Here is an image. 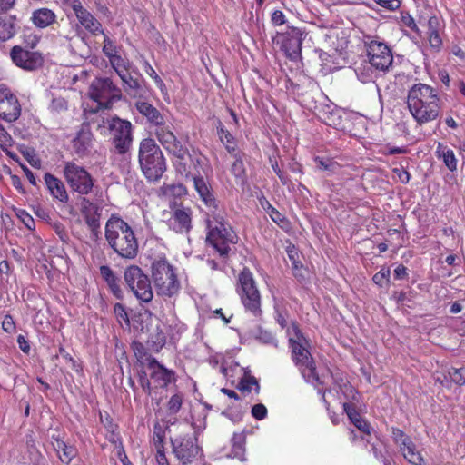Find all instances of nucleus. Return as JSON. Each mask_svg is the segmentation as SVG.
Wrapping results in <instances>:
<instances>
[{
    "label": "nucleus",
    "instance_id": "1",
    "mask_svg": "<svg viewBox=\"0 0 465 465\" xmlns=\"http://www.w3.org/2000/svg\"><path fill=\"white\" fill-rule=\"evenodd\" d=\"M292 331L293 332V336L289 337L292 360L299 369L305 381L318 388V393L322 395V401L328 408L329 403L325 398L327 390L319 388V386L325 384L322 379L323 375L320 377L316 371L315 361L308 350V341L296 324H292ZM288 333L291 335L290 330ZM328 391H330V390H328Z\"/></svg>",
    "mask_w": 465,
    "mask_h": 465
},
{
    "label": "nucleus",
    "instance_id": "2",
    "mask_svg": "<svg viewBox=\"0 0 465 465\" xmlns=\"http://www.w3.org/2000/svg\"><path fill=\"white\" fill-rule=\"evenodd\" d=\"M408 109L420 125L436 120L440 114V96L436 89L419 83L412 85L407 95Z\"/></svg>",
    "mask_w": 465,
    "mask_h": 465
},
{
    "label": "nucleus",
    "instance_id": "3",
    "mask_svg": "<svg viewBox=\"0 0 465 465\" xmlns=\"http://www.w3.org/2000/svg\"><path fill=\"white\" fill-rule=\"evenodd\" d=\"M109 247L122 259L133 260L138 254V240L134 229L117 214H112L104 227Z\"/></svg>",
    "mask_w": 465,
    "mask_h": 465
},
{
    "label": "nucleus",
    "instance_id": "4",
    "mask_svg": "<svg viewBox=\"0 0 465 465\" xmlns=\"http://www.w3.org/2000/svg\"><path fill=\"white\" fill-rule=\"evenodd\" d=\"M368 64L355 69L358 79L362 83L371 82L378 74L388 73L393 64L391 48L383 42L372 39L366 43Z\"/></svg>",
    "mask_w": 465,
    "mask_h": 465
},
{
    "label": "nucleus",
    "instance_id": "5",
    "mask_svg": "<svg viewBox=\"0 0 465 465\" xmlns=\"http://www.w3.org/2000/svg\"><path fill=\"white\" fill-rule=\"evenodd\" d=\"M207 237L206 241L220 254L227 257L231 245L238 241V236L231 224L225 219L223 212L212 211L207 213Z\"/></svg>",
    "mask_w": 465,
    "mask_h": 465
},
{
    "label": "nucleus",
    "instance_id": "6",
    "mask_svg": "<svg viewBox=\"0 0 465 465\" xmlns=\"http://www.w3.org/2000/svg\"><path fill=\"white\" fill-rule=\"evenodd\" d=\"M138 162L143 174L149 182H158L167 170L166 159L153 138H144L140 142Z\"/></svg>",
    "mask_w": 465,
    "mask_h": 465
},
{
    "label": "nucleus",
    "instance_id": "7",
    "mask_svg": "<svg viewBox=\"0 0 465 465\" xmlns=\"http://www.w3.org/2000/svg\"><path fill=\"white\" fill-rule=\"evenodd\" d=\"M151 277L157 295L171 298L179 293L181 284L177 276V269L166 258L153 261Z\"/></svg>",
    "mask_w": 465,
    "mask_h": 465
},
{
    "label": "nucleus",
    "instance_id": "8",
    "mask_svg": "<svg viewBox=\"0 0 465 465\" xmlns=\"http://www.w3.org/2000/svg\"><path fill=\"white\" fill-rule=\"evenodd\" d=\"M235 290L245 312L260 318L262 314L261 293L249 268L244 267L239 273Z\"/></svg>",
    "mask_w": 465,
    "mask_h": 465
},
{
    "label": "nucleus",
    "instance_id": "9",
    "mask_svg": "<svg viewBox=\"0 0 465 465\" xmlns=\"http://www.w3.org/2000/svg\"><path fill=\"white\" fill-rule=\"evenodd\" d=\"M111 143L118 154L129 152L133 143V125L130 121L118 116L108 118L105 122Z\"/></svg>",
    "mask_w": 465,
    "mask_h": 465
},
{
    "label": "nucleus",
    "instance_id": "10",
    "mask_svg": "<svg viewBox=\"0 0 465 465\" xmlns=\"http://www.w3.org/2000/svg\"><path fill=\"white\" fill-rule=\"evenodd\" d=\"M124 280L141 302L148 303L153 300V292L148 276L137 265L128 266L124 272Z\"/></svg>",
    "mask_w": 465,
    "mask_h": 465
},
{
    "label": "nucleus",
    "instance_id": "11",
    "mask_svg": "<svg viewBox=\"0 0 465 465\" xmlns=\"http://www.w3.org/2000/svg\"><path fill=\"white\" fill-rule=\"evenodd\" d=\"M90 98L97 102L100 107L108 109L120 100L121 91L108 77L95 78L89 87Z\"/></svg>",
    "mask_w": 465,
    "mask_h": 465
},
{
    "label": "nucleus",
    "instance_id": "12",
    "mask_svg": "<svg viewBox=\"0 0 465 465\" xmlns=\"http://www.w3.org/2000/svg\"><path fill=\"white\" fill-rule=\"evenodd\" d=\"M174 457L183 465L193 462L202 455L198 439L190 434H180L171 439Z\"/></svg>",
    "mask_w": 465,
    "mask_h": 465
},
{
    "label": "nucleus",
    "instance_id": "13",
    "mask_svg": "<svg viewBox=\"0 0 465 465\" xmlns=\"http://www.w3.org/2000/svg\"><path fill=\"white\" fill-rule=\"evenodd\" d=\"M64 176L70 188L82 195L90 193L94 188V179L83 167L74 162H66Z\"/></svg>",
    "mask_w": 465,
    "mask_h": 465
},
{
    "label": "nucleus",
    "instance_id": "14",
    "mask_svg": "<svg viewBox=\"0 0 465 465\" xmlns=\"http://www.w3.org/2000/svg\"><path fill=\"white\" fill-rule=\"evenodd\" d=\"M306 35L302 28L288 26L284 33L277 34L275 40L291 60H297L301 56L302 41Z\"/></svg>",
    "mask_w": 465,
    "mask_h": 465
},
{
    "label": "nucleus",
    "instance_id": "15",
    "mask_svg": "<svg viewBox=\"0 0 465 465\" xmlns=\"http://www.w3.org/2000/svg\"><path fill=\"white\" fill-rule=\"evenodd\" d=\"M154 134L166 150V152L176 159L184 160L189 151L186 146L183 145L172 130V126L165 124L163 122L154 129Z\"/></svg>",
    "mask_w": 465,
    "mask_h": 465
},
{
    "label": "nucleus",
    "instance_id": "16",
    "mask_svg": "<svg viewBox=\"0 0 465 465\" xmlns=\"http://www.w3.org/2000/svg\"><path fill=\"white\" fill-rule=\"evenodd\" d=\"M17 97L4 84H0V119L6 123L15 122L21 115Z\"/></svg>",
    "mask_w": 465,
    "mask_h": 465
},
{
    "label": "nucleus",
    "instance_id": "17",
    "mask_svg": "<svg viewBox=\"0 0 465 465\" xmlns=\"http://www.w3.org/2000/svg\"><path fill=\"white\" fill-rule=\"evenodd\" d=\"M320 119L337 130L346 131L350 126L347 114L332 103L322 104L318 109Z\"/></svg>",
    "mask_w": 465,
    "mask_h": 465
},
{
    "label": "nucleus",
    "instance_id": "18",
    "mask_svg": "<svg viewBox=\"0 0 465 465\" xmlns=\"http://www.w3.org/2000/svg\"><path fill=\"white\" fill-rule=\"evenodd\" d=\"M10 57L17 67L26 71L36 70L42 65L44 61L40 53L26 50L20 45L12 47Z\"/></svg>",
    "mask_w": 465,
    "mask_h": 465
},
{
    "label": "nucleus",
    "instance_id": "19",
    "mask_svg": "<svg viewBox=\"0 0 465 465\" xmlns=\"http://www.w3.org/2000/svg\"><path fill=\"white\" fill-rule=\"evenodd\" d=\"M69 6L73 9L79 24L94 35H104L102 24L94 15L84 7L80 0H70Z\"/></svg>",
    "mask_w": 465,
    "mask_h": 465
},
{
    "label": "nucleus",
    "instance_id": "20",
    "mask_svg": "<svg viewBox=\"0 0 465 465\" xmlns=\"http://www.w3.org/2000/svg\"><path fill=\"white\" fill-rule=\"evenodd\" d=\"M147 367L150 370V378L156 387L166 388L170 383L176 381L175 372L165 368L155 358L148 355L145 359Z\"/></svg>",
    "mask_w": 465,
    "mask_h": 465
},
{
    "label": "nucleus",
    "instance_id": "21",
    "mask_svg": "<svg viewBox=\"0 0 465 465\" xmlns=\"http://www.w3.org/2000/svg\"><path fill=\"white\" fill-rule=\"evenodd\" d=\"M192 213L189 207L174 206L168 221L169 227L177 233H188L193 228Z\"/></svg>",
    "mask_w": 465,
    "mask_h": 465
},
{
    "label": "nucleus",
    "instance_id": "22",
    "mask_svg": "<svg viewBox=\"0 0 465 465\" xmlns=\"http://www.w3.org/2000/svg\"><path fill=\"white\" fill-rule=\"evenodd\" d=\"M193 186L202 201L210 208L217 209L216 199L213 193L211 185L202 175L192 177Z\"/></svg>",
    "mask_w": 465,
    "mask_h": 465
},
{
    "label": "nucleus",
    "instance_id": "23",
    "mask_svg": "<svg viewBox=\"0 0 465 465\" xmlns=\"http://www.w3.org/2000/svg\"><path fill=\"white\" fill-rule=\"evenodd\" d=\"M93 146V134L88 127H83L73 140V149L79 157L87 155Z\"/></svg>",
    "mask_w": 465,
    "mask_h": 465
},
{
    "label": "nucleus",
    "instance_id": "24",
    "mask_svg": "<svg viewBox=\"0 0 465 465\" xmlns=\"http://www.w3.org/2000/svg\"><path fill=\"white\" fill-rule=\"evenodd\" d=\"M46 187L51 195L61 203H67L69 196L64 183L54 175L47 173L44 176Z\"/></svg>",
    "mask_w": 465,
    "mask_h": 465
},
{
    "label": "nucleus",
    "instance_id": "25",
    "mask_svg": "<svg viewBox=\"0 0 465 465\" xmlns=\"http://www.w3.org/2000/svg\"><path fill=\"white\" fill-rule=\"evenodd\" d=\"M100 274L112 294L117 299H123L124 293L120 285V279L114 271L108 265H102L100 267Z\"/></svg>",
    "mask_w": 465,
    "mask_h": 465
},
{
    "label": "nucleus",
    "instance_id": "26",
    "mask_svg": "<svg viewBox=\"0 0 465 465\" xmlns=\"http://www.w3.org/2000/svg\"><path fill=\"white\" fill-rule=\"evenodd\" d=\"M135 107L138 112L143 115L149 123L153 124L155 127L164 122L163 114L160 111L147 102L138 101L135 104Z\"/></svg>",
    "mask_w": 465,
    "mask_h": 465
},
{
    "label": "nucleus",
    "instance_id": "27",
    "mask_svg": "<svg viewBox=\"0 0 465 465\" xmlns=\"http://www.w3.org/2000/svg\"><path fill=\"white\" fill-rule=\"evenodd\" d=\"M343 410L353 425L363 433L370 435L371 427L370 423L362 419L351 403L345 402Z\"/></svg>",
    "mask_w": 465,
    "mask_h": 465
},
{
    "label": "nucleus",
    "instance_id": "28",
    "mask_svg": "<svg viewBox=\"0 0 465 465\" xmlns=\"http://www.w3.org/2000/svg\"><path fill=\"white\" fill-rule=\"evenodd\" d=\"M17 31L16 18L13 15L0 16V42L13 38Z\"/></svg>",
    "mask_w": 465,
    "mask_h": 465
},
{
    "label": "nucleus",
    "instance_id": "29",
    "mask_svg": "<svg viewBox=\"0 0 465 465\" xmlns=\"http://www.w3.org/2000/svg\"><path fill=\"white\" fill-rule=\"evenodd\" d=\"M118 76L124 84L125 92L132 97H140L143 94V87L138 79L134 78L128 71L119 73Z\"/></svg>",
    "mask_w": 465,
    "mask_h": 465
},
{
    "label": "nucleus",
    "instance_id": "30",
    "mask_svg": "<svg viewBox=\"0 0 465 465\" xmlns=\"http://www.w3.org/2000/svg\"><path fill=\"white\" fill-rule=\"evenodd\" d=\"M55 14L48 8H40L33 12L32 21L39 28H45L55 21Z\"/></svg>",
    "mask_w": 465,
    "mask_h": 465
},
{
    "label": "nucleus",
    "instance_id": "31",
    "mask_svg": "<svg viewBox=\"0 0 465 465\" xmlns=\"http://www.w3.org/2000/svg\"><path fill=\"white\" fill-rule=\"evenodd\" d=\"M53 445L63 463L69 464L77 454V450L74 446L67 445L61 440L56 439Z\"/></svg>",
    "mask_w": 465,
    "mask_h": 465
},
{
    "label": "nucleus",
    "instance_id": "32",
    "mask_svg": "<svg viewBox=\"0 0 465 465\" xmlns=\"http://www.w3.org/2000/svg\"><path fill=\"white\" fill-rule=\"evenodd\" d=\"M244 446L245 435L242 432L234 433L232 438V450L228 456L232 459H238L241 461L246 460Z\"/></svg>",
    "mask_w": 465,
    "mask_h": 465
},
{
    "label": "nucleus",
    "instance_id": "33",
    "mask_svg": "<svg viewBox=\"0 0 465 465\" xmlns=\"http://www.w3.org/2000/svg\"><path fill=\"white\" fill-rule=\"evenodd\" d=\"M399 449L404 459L412 465H420V462L424 460L421 454L416 450V445L411 440L402 443V446Z\"/></svg>",
    "mask_w": 465,
    "mask_h": 465
},
{
    "label": "nucleus",
    "instance_id": "34",
    "mask_svg": "<svg viewBox=\"0 0 465 465\" xmlns=\"http://www.w3.org/2000/svg\"><path fill=\"white\" fill-rule=\"evenodd\" d=\"M436 154L439 158L442 159L444 164L450 171L454 172L457 170V158L454 152L447 145L439 143L436 149Z\"/></svg>",
    "mask_w": 465,
    "mask_h": 465
},
{
    "label": "nucleus",
    "instance_id": "35",
    "mask_svg": "<svg viewBox=\"0 0 465 465\" xmlns=\"http://www.w3.org/2000/svg\"><path fill=\"white\" fill-rule=\"evenodd\" d=\"M165 430L159 423L153 425V436L151 440L152 446L156 452L164 450Z\"/></svg>",
    "mask_w": 465,
    "mask_h": 465
},
{
    "label": "nucleus",
    "instance_id": "36",
    "mask_svg": "<svg viewBox=\"0 0 465 465\" xmlns=\"http://www.w3.org/2000/svg\"><path fill=\"white\" fill-rule=\"evenodd\" d=\"M233 157L234 162L232 164L231 173L236 179L244 183L246 180V169L243 163L242 153H234Z\"/></svg>",
    "mask_w": 465,
    "mask_h": 465
},
{
    "label": "nucleus",
    "instance_id": "37",
    "mask_svg": "<svg viewBox=\"0 0 465 465\" xmlns=\"http://www.w3.org/2000/svg\"><path fill=\"white\" fill-rule=\"evenodd\" d=\"M217 134L220 141L225 145L227 151L232 153L235 152V148L232 146L234 143V137L225 129L224 125L219 122L217 125Z\"/></svg>",
    "mask_w": 465,
    "mask_h": 465
},
{
    "label": "nucleus",
    "instance_id": "38",
    "mask_svg": "<svg viewBox=\"0 0 465 465\" xmlns=\"http://www.w3.org/2000/svg\"><path fill=\"white\" fill-rule=\"evenodd\" d=\"M148 343L152 350L154 351H159L166 343L165 333L163 331V330L157 327L150 335Z\"/></svg>",
    "mask_w": 465,
    "mask_h": 465
},
{
    "label": "nucleus",
    "instance_id": "39",
    "mask_svg": "<svg viewBox=\"0 0 465 465\" xmlns=\"http://www.w3.org/2000/svg\"><path fill=\"white\" fill-rule=\"evenodd\" d=\"M436 23H437L436 17L430 18V20L428 22V25H429L428 38H429L430 45L432 48L439 50L442 45V41H441V38H440L438 31L434 28V25Z\"/></svg>",
    "mask_w": 465,
    "mask_h": 465
},
{
    "label": "nucleus",
    "instance_id": "40",
    "mask_svg": "<svg viewBox=\"0 0 465 465\" xmlns=\"http://www.w3.org/2000/svg\"><path fill=\"white\" fill-rule=\"evenodd\" d=\"M186 330L185 324H183L178 319H171L168 323V333L170 336V340L172 341H175L179 339L181 334L184 332Z\"/></svg>",
    "mask_w": 465,
    "mask_h": 465
},
{
    "label": "nucleus",
    "instance_id": "41",
    "mask_svg": "<svg viewBox=\"0 0 465 465\" xmlns=\"http://www.w3.org/2000/svg\"><path fill=\"white\" fill-rule=\"evenodd\" d=\"M314 162L316 163L319 169L322 171H328L331 173H336L340 170V165L337 162L322 157H315Z\"/></svg>",
    "mask_w": 465,
    "mask_h": 465
},
{
    "label": "nucleus",
    "instance_id": "42",
    "mask_svg": "<svg viewBox=\"0 0 465 465\" xmlns=\"http://www.w3.org/2000/svg\"><path fill=\"white\" fill-rule=\"evenodd\" d=\"M84 219L94 237L97 238L100 233V213L95 212L93 214H86Z\"/></svg>",
    "mask_w": 465,
    "mask_h": 465
},
{
    "label": "nucleus",
    "instance_id": "43",
    "mask_svg": "<svg viewBox=\"0 0 465 465\" xmlns=\"http://www.w3.org/2000/svg\"><path fill=\"white\" fill-rule=\"evenodd\" d=\"M109 62L117 74L129 71L130 63L118 54L109 58Z\"/></svg>",
    "mask_w": 465,
    "mask_h": 465
},
{
    "label": "nucleus",
    "instance_id": "44",
    "mask_svg": "<svg viewBox=\"0 0 465 465\" xmlns=\"http://www.w3.org/2000/svg\"><path fill=\"white\" fill-rule=\"evenodd\" d=\"M252 386H255V391L256 393H259L260 386L258 383V381L253 376H249L246 378H242L238 385V389L242 391H247L250 392L252 390Z\"/></svg>",
    "mask_w": 465,
    "mask_h": 465
},
{
    "label": "nucleus",
    "instance_id": "45",
    "mask_svg": "<svg viewBox=\"0 0 465 465\" xmlns=\"http://www.w3.org/2000/svg\"><path fill=\"white\" fill-rule=\"evenodd\" d=\"M391 270L390 268H381L378 272H376L372 281L375 284L382 287L387 285L390 282Z\"/></svg>",
    "mask_w": 465,
    "mask_h": 465
},
{
    "label": "nucleus",
    "instance_id": "46",
    "mask_svg": "<svg viewBox=\"0 0 465 465\" xmlns=\"http://www.w3.org/2000/svg\"><path fill=\"white\" fill-rule=\"evenodd\" d=\"M256 339L262 344L272 345L275 348L278 347L277 339L272 332L266 330H259Z\"/></svg>",
    "mask_w": 465,
    "mask_h": 465
},
{
    "label": "nucleus",
    "instance_id": "47",
    "mask_svg": "<svg viewBox=\"0 0 465 465\" xmlns=\"http://www.w3.org/2000/svg\"><path fill=\"white\" fill-rule=\"evenodd\" d=\"M104 46H103V52L104 55L109 59L112 56L118 54V47L115 45V43L109 38L106 35H104Z\"/></svg>",
    "mask_w": 465,
    "mask_h": 465
},
{
    "label": "nucleus",
    "instance_id": "48",
    "mask_svg": "<svg viewBox=\"0 0 465 465\" xmlns=\"http://www.w3.org/2000/svg\"><path fill=\"white\" fill-rule=\"evenodd\" d=\"M182 403H183V395L181 393H176V394L173 395L167 403V409H168L169 412L172 414L177 413L182 407Z\"/></svg>",
    "mask_w": 465,
    "mask_h": 465
},
{
    "label": "nucleus",
    "instance_id": "49",
    "mask_svg": "<svg viewBox=\"0 0 465 465\" xmlns=\"http://www.w3.org/2000/svg\"><path fill=\"white\" fill-rule=\"evenodd\" d=\"M450 377L451 381L459 385H464L465 384V368H453L450 372Z\"/></svg>",
    "mask_w": 465,
    "mask_h": 465
},
{
    "label": "nucleus",
    "instance_id": "50",
    "mask_svg": "<svg viewBox=\"0 0 465 465\" xmlns=\"http://www.w3.org/2000/svg\"><path fill=\"white\" fill-rule=\"evenodd\" d=\"M143 70L145 73L152 77L154 80L155 84L160 88L163 89L164 87L163 81L160 78V76L156 74L155 70L153 68V66L149 64L148 61H144L143 63Z\"/></svg>",
    "mask_w": 465,
    "mask_h": 465
},
{
    "label": "nucleus",
    "instance_id": "51",
    "mask_svg": "<svg viewBox=\"0 0 465 465\" xmlns=\"http://www.w3.org/2000/svg\"><path fill=\"white\" fill-rule=\"evenodd\" d=\"M16 215L27 229H35V220L25 210H18Z\"/></svg>",
    "mask_w": 465,
    "mask_h": 465
},
{
    "label": "nucleus",
    "instance_id": "52",
    "mask_svg": "<svg viewBox=\"0 0 465 465\" xmlns=\"http://www.w3.org/2000/svg\"><path fill=\"white\" fill-rule=\"evenodd\" d=\"M391 437L393 441L398 445L399 448L402 446V443L411 440V438L405 434V432L398 428H392Z\"/></svg>",
    "mask_w": 465,
    "mask_h": 465
},
{
    "label": "nucleus",
    "instance_id": "53",
    "mask_svg": "<svg viewBox=\"0 0 465 465\" xmlns=\"http://www.w3.org/2000/svg\"><path fill=\"white\" fill-rule=\"evenodd\" d=\"M165 192L174 197H181L187 194V189L183 183L168 185Z\"/></svg>",
    "mask_w": 465,
    "mask_h": 465
},
{
    "label": "nucleus",
    "instance_id": "54",
    "mask_svg": "<svg viewBox=\"0 0 465 465\" xmlns=\"http://www.w3.org/2000/svg\"><path fill=\"white\" fill-rule=\"evenodd\" d=\"M114 312L119 322H124L126 325L130 324L128 313L123 304L116 303L114 307Z\"/></svg>",
    "mask_w": 465,
    "mask_h": 465
},
{
    "label": "nucleus",
    "instance_id": "55",
    "mask_svg": "<svg viewBox=\"0 0 465 465\" xmlns=\"http://www.w3.org/2000/svg\"><path fill=\"white\" fill-rule=\"evenodd\" d=\"M27 162L35 168L40 167V160L33 149H25L21 151Z\"/></svg>",
    "mask_w": 465,
    "mask_h": 465
},
{
    "label": "nucleus",
    "instance_id": "56",
    "mask_svg": "<svg viewBox=\"0 0 465 465\" xmlns=\"http://www.w3.org/2000/svg\"><path fill=\"white\" fill-rule=\"evenodd\" d=\"M252 415L258 420H262L267 416V409L262 403H258L252 406Z\"/></svg>",
    "mask_w": 465,
    "mask_h": 465
},
{
    "label": "nucleus",
    "instance_id": "57",
    "mask_svg": "<svg viewBox=\"0 0 465 465\" xmlns=\"http://www.w3.org/2000/svg\"><path fill=\"white\" fill-rule=\"evenodd\" d=\"M81 212L84 218H85L86 214H93L94 213L98 212V208L88 199L83 198L81 202Z\"/></svg>",
    "mask_w": 465,
    "mask_h": 465
},
{
    "label": "nucleus",
    "instance_id": "58",
    "mask_svg": "<svg viewBox=\"0 0 465 465\" xmlns=\"http://www.w3.org/2000/svg\"><path fill=\"white\" fill-rule=\"evenodd\" d=\"M12 143V136L0 123V147L4 149V147L11 146Z\"/></svg>",
    "mask_w": 465,
    "mask_h": 465
},
{
    "label": "nucleus",
    "instance_id": "59",
    "mask_svg": "<svg viewBox=\"0 0 465 465\" xmlns=\"http://www.w3.org/2000/svg\"><path fill=\"white\" fill-rule=\"evenodd\" d=\"M285 15L281 10H274L271 15V23L274 26H281L286 24Z\"/></svg>",
    "mask_w": 465,
    "mask_h": 465
},
{
    "label": "nucleus",
    "instance_id": "60",
    "mask_svg": "<svg viewBox=\"0 0 465 465\" xmlns=\"http://www.w3.org/2000/svg\"><path fill=\"white\" fill-rule=\"evenodd\" d=\"M268 205V214L271 217V219L276 223L277 224H281L285 221V217L274 207L271 205L269 202H266Z\"/></svg>",
    "mask_w": 465,
    "mask_h": 465
},
{
    "label": "nucleus",
    "instance_id": "61",
    "mask_svg": "<svg viewBox=\"0 0 465 465\" xmlns=\"http://www.w3.org/2000/svg\"><path fill=\"white\" fill-rule=\"evenodd\" d=\"M381 7L389 11H395L401 6L399 0H374Z\"/></svg>",
    "mask_w": 465,
    "mask_h": 465
},
{
    "label": "nucleus",
    "instance_id": "62",
    "mask_svg": "<svg viewBox=\"0 0 465 465\" xmlns=\"http://www.w3.org/2000/svg\"><path fill=\"white\" fill-rule=\"evenodd\" d=\"M100 419L107 432H113L114 430H118V426L113 421V419L109 415L105 417L101 415Z\"/></svg>",
    "mask_w": 465,
    "mask_h": 465
},
{
    "label": "nucleus",
    "instance_id": "63",
    "mask_svg": "<svg viewBox=\"0 0 465 465\" xmlns=\"http://www.w3.org/2000/svg\"><path fill=\"white\" fill-rule=\"evenodd\" d=\"M2 328L5 332L11 333L15 331V325L13 317L9 314L5 315L2 322Z\"/></svg>",
    "mask_w": 465,
    "mask_h": 465
},
{
    "label": "nucleus",
    "instance_id": "64",
    "mask_svg": "<svg viewBox=\"0 0 465 465\" xmlns=\"http://www.w3.org/2000/svg\"><path fill=\"white\" fill-rule=\"evenodd\" d=\"M17 343H18L19 349L24 353L28 354L30 352V350H31L30 343L24 335H22V334L18 335Z\"/></svg>",
    "mask_w": 465,
    "mask_h": 465
}]
</instances>
